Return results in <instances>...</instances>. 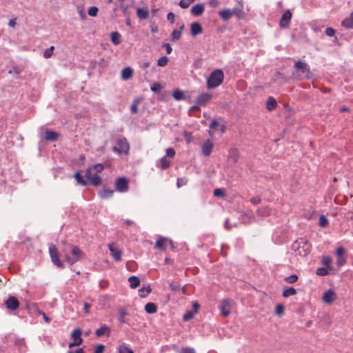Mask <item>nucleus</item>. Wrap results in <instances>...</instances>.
I'll return each instance as SVG.
<instances>
[{
  "mask_svg": "<svg viewBox=\"0 0 353 353\" xmlns=\"http://www.w3.org/2000/svg\"><path fill=\"white\" fill-rule=\"evenodd\" d=\"M62 244L63 245V248L61 252L64 255L65 261L70 265H72L85 257L83 252L77 245L65 242H62Z\"/></svg>",
  "mask_w": 353,
  "mask_h": 353,
  "instance_id": "nucleus-1",
  "label": "nucleus"
},
{
  "mask_svg": "<svg viewBox=\"0 0 353 353\" xmlns=\"http://www.w3.org/2000/svg\"><path fill=\"white\" fill-rule=\"evenodd\" d=\"M294 68L296 69V72L293 73L294 77L299 79H308L312 77V72L309 65L303 61H298L295 62Z\"/></svg>",
  "mask_w": 353,
  "mask_h": 353,
  "instance_id": "nucleus-2",
  "label": "nucleus"
},
{
  "mask_svg": "<svg viewBox=\"0 0 353 353\" xmlns=\"http://www.w3.org/2000/svg\"><path fill=\"white\" fill-rule=\"evenodd\" d=\"M291 248L299 255L306 256L310 252L311 245L307 239L299 238L292 243Z\"/></svg>",
  "mask_w": 353,
  "mask_h": 353,
  "instance_id": "nucleus-3",
  "label": "nucleus"
},
{
  "mask_svg": "<svg viewBox=\"0 0 353 353\" xmlns=\"http://www.w3.org/2000/svg\"><path fill=\"white\" fill-rule=\"evenodd\" d=\"M224 74L220 69H216L212 72L207 80V86L208 88L213 89L219 86L223 81Z\"/></svg>",
  "mask_w": 353,
  "mask_h": 353,
  "instance_id": "nucleus-4",
  "label": "nucleus"
},
{
  "mask_svg": "<svg viewBox=\"0 0 353 353\" xmlns=\"http://www.w3.org/2000/svg\"><path fill=\"white\" fill-rule=\"evenodd\" d=\"M48 250L52 262L58 268H63V263L59 259V254L56 245L53 243L49 244Z\"/></svg>",
  "mask_w": 353,
  "mask_h": 353,
  "instance_id": "nucleus-5",
  "label": "nucleus"
},
{
  "mask_svg": "<svg viewBox=\"0 0 353 353\" xmlns=\"http://www.w3.org/2000/svg\"><path fill=\"white\" fill-rule=\"evenodd\" d=\"M337 256L336 263L338 267L343 266L346 263L347 256L345 253V249L343 247H339L336 250Z\"/></svg>",
  "mask_w": 353,
  "mask_h": 353,
  "instance_id": "nucleus-6",
  "label": "nucleus"
},
{
  "mask_svg": "<svg viewBox=\"0 0 353 353\" xmlns=\"http://www.w3.org/2000/svg\"><path fill=\"white\" fill-rule=\"evenodd\" d=\"M116 190L119 192H126L128 189V180L125 177H119L115 182Z\"/></svg>",
  "mask_w": 353,
  "mask_h": 353,
  "instance_id": "nucleus-7",
  "label": "nucleus"
},
{
  "mask_svg": "<svg viewBox=\"0 0 353 353\" xmlns=\"http://www.w3.org/2000/svg\"><path fill=\"white\" fill-rule=\"evenodd\" d=\"M292 19V13L289 10H286L283 14L282 15L280 21L279 26L281 28H287L289 26Z\"/></svg>",
  "mask_w": 353,
  "mask_h": 353,
  "instance_id": "nucleus-8",
  "label": "nucleus"
},
{
  "mask_svg": "<svg viewBox=\"0 0 353 353\" xmlns=\"http://www.w3.org/2000/svg\"><path fill=\"white\" fill-rule=\"evenodd\" d=\"M212 95L211 93L203 92L197 97L195 101L196 103L200 106H204L208 102L210 101V100L212 99Z\"/></svg>",
  "mask_w": 353,
  "mask_h": 353,
  "instance_id": "nucleus-9",
  "label": "nucleus"
},
{
  "mask_svg": "<svg viewBox=\"0 0 353 353\" xmlns=\"http://www.w3.org/2000/svg\"><path fill=\"white\" fill-rule=\"evenodd\" d=\"M336 298L337 295L335 292L332 289H329L323 294V301L327 304H330L334 301Z\"/></svg>",
  "mask_w": 353,
  "mask_h": 353,
  "instance_id": "nucleus-10",
  "label": "nucleus"
},
{
  "mask_svg": "<svg viewBox=\"0 0 353 353\" xmlns=\"http://www.w3.org/2000/svg\"><path fill=\"white\" fill-rule=\"evenodd\" d=\"M6 304L8 309L15 310L19 307V302L15 296H10L6 301Z\"/></svg>",
  "mask_w": 353,
  "mask_h": 353,
  "instance_id": "nucleus-11",
  "label": "nucleus"
},
{
  "mask_svg": "<svg viewBox=\"0 0 353 353\" xmlns=\"http://www.w3.org/2000/svg\"><path fill=\"white\" fill-rule=\"evenodd\" d=\"M219 310L221 311V314L226 317L230 314V305L228 300L224 299L222 301Z\"/></svg>",
  "mask_w": 353,
  "mask_h": 353,
  "instance_id": "nucleus-12",
  "label": "nucleus"
},
{
  "mask_svg": "<svg viewBox=\"0 0 353 353\" xmlns=\"http://www.w3.org/2000/svg\"><path fill=\"white\" fill-rule=\"evenodd\" d=\"M214 144L210 140L205 141L202 145V153L205 157H208L212 152Z\"/></svg>",
  "mask_w": 353,
  "mask_h": 353,
  "instance_id": "nucleus-13",
  "label": "nucleus"
},
{
  "mask_svg": "<svg viewBox=\"0 0 353 353\" xmlns=\"http://www.w3.org/2000/svg\"><path fill=\"white\" fill-rule=\"evenodd\" d=\"M204 10V5L202 3H198L192 7L190 12L192 15L199 17L203 13Z\"/></svg>",
  "mask_w": 353,
  "mask_h": 353,
  "instance_id": "nucleus-14",
  "label": "nucleus"
},
{
  "mask_svg": "<svg viewBox=\"0 0 353 353\" xmlns=\"http://www.w3.org/2000/svg\"><path fill=\"white\" fill-rule=\"evenodd\" d=\"M190 31L192 36L195 37L202 33L203 28L199 23L194 22L190 26Z\"/></svg>",
  "mask_w": 353,
  "mask_h": 353,
  "instance_id": "nucleus-15",
  "label": "nucleus"
},
{
  "mask_svg": "<svg viewBox=\"0 0 353 353\" xmlns=\"http://www.w3.org/2000/svg\"><path fill=\"white\" fill-rule=\"evenodd\" d=\"M109 250L110 251L111 254L114 257V260L117 261H120L121 260V252L119 249L114 248L113 245H108Z\"/></svg>",
  "mask_w": 353,
  "mask_h": 353,
  "instance_id": "nucleus-16",
  "label": "nucleus"
},
{
  "mask_svg": "<svg viewBox=\"0 0 353 353\" xmlns=\"http://www.w3.org/2000/svg\"><path fill=\"white\" fill-rule=\"evenodd\" d=\"M111 333V329L106 325H103L99 329H97L95 332V334L100 337L103 335H107L108 336H110Z\"/></svg>",
  "mask_w": 353,
  "mask_h": 353,
  "instance_id": "nucleus-17",
  "label": "nucleus"
},
{
  "mask_svg": "<svg viewBox=\"0 0 353 353\" xmlns=\"http://www.w3.org/2000/svg\"><path fill=\"white\" fill-rule=\"evenodd\" d=\"M81 336V330L80 328H76L72 332L71 338L73 339L74 341L77 342V344L81 345L83 341Z\"/></svg>",
  "mask_w": 353,
  "mask_h": 353,
  "instance_id": "nucleus-18",
  "label": "nucleus"
},
{
  "mask_svg": "<svg viewBox=\"0 0 353 353\" xmlns=\"http://www.w3.org/2000/svg\"><path fill=\"white\" fill-rule=\"evenodd\" d=\"M113 194L114 190L103 188L101 191H99V196L103 199H108L111 198L113 196Z\"/></svg>",
  "mask_w": 353,
  "mask_h": 353,
  "instance_id": "nucleus-19",
  "label": "nucleus"
},
{
  "mask_svg": "<svg viewBox=\"0 0 353 353\" xmlns=\"http://www.w3.org/2000/svg\"><path fill=\"white\" fill-rule=\"evenodd\" d=\"M157 166L165 170L170 166V161L166 157H163L157 162Z\"/></svg>",
  "mask_w": 353,
  "mask_h": 353,
  "instance_id": "nucleus-20",
  "label": "nucleus"
},
{
  "mask_svg": "<svg viewBox=\"0 0 353 353\" xmlns=\"http://www.w3.org/2000/svg\"><path fill=\"white\" fill-rule=\"evenodd\" d=\"M341 26L347 29L353 28V12H351L349 17H347L342 21Z\"/></svg>",
  "mask_w": 353,
  "mask_h": 353,
  "instance_id": "nucleus-21",
  "label": "nucleus"
},
{
  "mask_svg": "<svg viewBox=\"0 0 353 353\" xmlns=\"http://www.w3.org/2000/svg\"><path fill=\"white\" fill-rule=\"evenodd\" d=\"M59 134L54 131L47 130L43 139L48 141H55L58 139Z\"/></svg>",
  "mask_w": 353,
  "mask_h": 353,
  "instance_id": "nucleus-22",
  "label": "nucleus"
},
{
  "mask_svg": "<svg viewBox=\"0 0 353 353\" xmlns=\"http://www.w3.org/2000/svg\"><path fill=\"white\" fill-rule=\"evenodd\" d=\"M117 145L119 148L123 152L128 151L130 145L125 138H121L117 140Z\"/></svg>",
  "mask_w": 353,
  "mask_h": 353,
  "instance_id": "nucleus-23",
  "label": "nucleus"
},
{
  "mask_svg": "<svg viewBox=\"0 0 353 353\" xmlns=\"http://www.w3.org/2000/svg\"><path fill=\"white\" fill-rule=\"evenodd\" d=\"M167 243H168L167 238H163V237L159 238L155 243V248H157L159 250H165V248L167 247Z\"/></svg>",
  "mask_w": 353,
  "mask_h": 353,
  "instance_id": "nucleus-24",
  "label": "nucleus"
},
{
  "mask_svg": "<svg viewBox=\"0 0 353 353\" xmlns=\"http://www.w3.org/2000/svg\"><path fill=\"white\" fill-rule=\"evenodd\" d=\"M219 15L223 21L229 20L233 15V12L230 9H225L219 12Z\"/></svg>",
  "mask_w": 353,
  "mask_h": 353,
  "instance_id": "nucleus-25",
  "label": "nucleus"
},
{
  "mask_svg": "<svg viewBox=\"0 0 353 353\" xmlns=\"http://www.w3.org/2000/svg\"><path fill=\"white\" fill-rule=\"evenodd\" d=\"M133 74V70L130 67H125L122 70L121 77L123 80L130 79Z\"/></svg>",
  "mask_w": 353,
  "mask_h": 353,
  "instance_id": "nucleus-26",
  "label": "nucleus"
},
{
  "mask_svg": "<svg viewBox=\"0 0 353 353\" xmlns=\"http://www.w3.org/2000/svg\"><path fill=\"white\" fill-rule=\"evenodd\" d=\"M128 282L130 283V287L132 289H135L140 285V279L137 276H131L128 278Z\"/></svg>",
  "mask_w": 353,
  "mask_h": 353,
  "instance_id": "nucleus-27",
  "label": "nucleus"
},
{
  "mask_svg": "<svg viewBox=\"0 0 353 353\" xmlns=\"http://www.w3.org/2000/svg\"><path fill=\"white\" fill-rule=\"evenodd\" d=\"M277 105V102L275 99H274L272 97H268L267 101H266V108L271 111L276 108Z\"/></svg>",
  "mask_w": 353,
  "mask_h": 353,
  "instance_id": "nucleus-28",
  "label": "nucleus"
},
{
  "mask_svg": "<svg viewBox=\"0 0 353 353\" xmlns=\"http://www.w3.org/2000/svg\"><path fill=\"white\" fill-rule=\"evenodd\" d=\"M145 310L148 314H154L157 311V306L154 303H148L145 305Z\"/></svg>",
  "mask_w": 353,
  "mask_h": 353,
  "instance_id": "nucleus-29",
  "label": "nucleus"
},
{
  "mask_svg": "<svg viewBox=\"0 0 353 353\" xmlns=\"http://www.w3.org/2000/svg\"><path fill=\"white\" fill-rule=\"evenodd\" d=\"M110 40L114 45H119L121 42V34L118 32H113L110 34Z\"/></svg>",
  "mask_w": 353,
  "mask_h": 353,
  "instance_id": "nucleus-30",
  "label": "nucleus"
},
{
  "mask_svg": "<svg viewBox=\"0 0 353 353\" xmlns=\"http://www.w3.org/2000/svg\"><path fill=\"white\" fill-rule=\"evenodd\" d=\"M137 17L140 19H147L149 17V12L147 9L139 8L137 9Z\"/></svg>",
  "mask_w": 353,
  "mask_h": 353,
  "instance_id": "nucleus-31",
  "label": "nucleus"
},
{
  "mask_svg": "<svg viewBox=\"0 0 353 353\" xmlns=\"http://www.w3.org/2000/svg\"><path fill=\"white\" fill-rule=\"evenodd\" d=\"M152 292V288L150 285L146 288H141L139 290V295L141 298H145Z\"/></svg>",
  "mask_w": 353,
  "mask_h": 353,
  "instance_id": "nucleus-32",
  "label": "nucleus"
},
{
  "mask_svg": "<svg viewBox=\"0 0 353 353\" xmlns=\"http://www.w3.org/2000/svg\"><path fill=\"white\" fill-rule=\"evenodd\" d=\"M296 294V290L294 288L290 287V288H285L283 290L282 295L283 297L287 298L290 296L295 295Z\"/></svg>",
  "mask_w": 353,
  "mask_h": 353,
  "instance_id": "nucleus-33",
  "label": "nucleus"
},
{
  "mask_svg": "<svg viewBox=\"0 0 353 353\" xmlns=\"http://www.w3.org/2000/svg\"><path fill=\"white\" fill-rule=\"evenodd\" d=\"M183 28H184V25L183 24L182 26H180L179 30H173V32L172 33V37L173 41L179 40L181 38Z\"/></svg>",
  "mask_w": 353,
  "mask_h": 353,
  "instance_id": "nucleus-34",
  "label": "nucleus"
},
{
  "mask_svg": "<svg viewBox=\"0 0 353 353\" xmlns=\"http://www.w3.org/2000/svg\"><path fill=\"white\" fill-rule=\"evenodd\" d=\"M94 186H98L101 183V177L95 173L89 180Z\"/></svg>",
  "mask_w": 353,
  "mask_h": 353,
  "instance_id": "nucleus-35",
  "label": "nucleus"
},
{
  "mask_svg": "<svg viewBox=\"0 0 353 353\" xmlns=\"http://www.w3.org/2000/svg\"><path fill=\"white\" fill-rule=\"evenodd\" d=\"M270 208L267 206L259 208L257 210V214L261 216H267L270 214Z\"/></svg>",
  "mask_w": 353,
  "mask_h": 353,
  "instance_id": "nucleus-36",
  "label": "nucleus"
},
{
  "mask_svg": "<svg viewBox=\"0 0 353 353\" xmlns=\"http://www.w3.org/2000/svg\"><path fill=\"white\" fill-rule=\"evenodd\" d=\"M74 179L77 181L78 183L81 184L83 186L87 185V182L83 179V176L80 173V172H77L74 176Z\"/></svg>",
  "mask_w": 353,
  "mask_h": 353,
  "instance_id": "nucleus-37",
  "label": "nucleus"
},
{
  "mask_svg": "<svg viewBox=\"0 0 353 353\" xmlns=\"http://www.w3.org/2000/svg\"><path fill=\"white\" fill-rule=\"evenodd\" d=\"M233 12V15H235L239 19H242L244 17V12L243 10V6H241L239 8H234L233 10H232Z\"/></svg>",
  "mask_w": 353,
  "mask_h": 353,
  "instance_id": "nucleus-38",
  "label": "nucleus"
},
{
  "mask_svg": "<svg viewBox=\"0 0 353 353\" xmlns=\"http://www.w3.org/2000/svg\"><path fill=\"white\" fill-rule=\"evenodd\" d=\"M128 314V312L124 309L119 310V316L118 318V321L121 323H126L127 321L125 319V316Z\"/></svg>",
  "mask_w": 353,
  "mask_h": 353,
  "instance_id": "nucleus-39",
  "label": "nucleus"
},
{
  "mask_svg": "<svg viewBox=\"0 0 353 353\" xmlns=\"http://www.w3.org/2000/svg\"><path fill=\"white\" fill-rule=\"evenodd\" d=\"M119 353H134L125 343L119 346Z\"/></svg>",
  "mask_w": 353,
  "mask_h": 353,
  "instance_id": "nucleus-40",
  "label": "nucleus"
},
{
  "mask_svg": "<svg viewBox=\"0 0 353 353\" xmlns=\"http://www.w3.org/2000/svg\"><path fill=\"white\" fill-rule=\"evenodd\" d=\"M298 276L296 274H292L289 276H286L284 278V281L288 283L292 284L298 281Z\"/></svg>",
  "mask_w": 353,
  "mask_h": 353,
  "instance_id": "nucleus-41",
  "label": "nucleus"
},
{
  "mask_svg": "<svg viewBox=\"0 0 353 353\" xmlns=\"http://www.w3.org/2000/svg\"><path fill=\"white\" fill-rule=\"evenodd\" d=\"M195 0H180L179 6L181 8H188Z\"/></svg>",
  "mask_w": 353,
  "mask_h": 353,
  "instance_id": "nucleus-42",
  "label": "nucleus"
},
{
  "mask_svg": "<svg viewBox=\"0 0 353 353\" xmlns=\"http://www.w3.org/2000/svg\"><path fill=\"white\" fill-rule=\"evenodd\" d=\"M328 224V219L326 218V216L323 214L321 215L319 217V226L322 228H325Z\"/></svg>",
  "mask_w": 353,
  "mask_h": 353,
  "instance_id": "nucleus-43",
  "label": "nucleus"
},
{
  "mask_svg": "<svg viewBox=\"0 0 353 353\" xmlns=\"http://www.w3.org/2000/svg\"><path fill=\"white\" fill-rule=\"evenodd\" d=\"M172 96L175 100L180 101L183 97V92L180 90H176L174 91Z\"/></svg>",
  "mask_w": 353,
  "mask_h": 353,
  "instance_id": "nucleus-44",
  "label": "nucleus"
},
{
  "mask_svg": "<svg viewBox=\"0 0 353 353\" xmlns=\"http://www.w3.org/2000/svg\"><path fill=\"white\" fill-rule=\"evenodd\" d=\"M332 262V260L330 257L329 256H324L323 259H322V264L325 267V268H328L330 270H331V267H330V265Z\"/></svg>",
  "mask_w": 353,
  "mask_h": 353,
  "instance_id": "nucleus-45",
  "label": "nucleus"
},
{
  "mask_svg": "<svg viewBox=\"0 0 353 353\" xmlns=\"http://www.w3.org/2000/svg\"><path fill=\"white\" fill-rule=\"evenodd\" d=\"M168 61V57L165 56H163V57H160L158 59L157 64L159 66L163 67L167 65Z\"/></svg>",
  "mask_w": 353,
  "mask_h": 353,
  "instance_id": "nucleus-46",
  "label": "nucleus"
},
{
  "mask_svg": "<svg viewBox=\"0 0 353 353\" xmlns=\"http://www.w3.org/2000/svg\"><path fill=\"white\" fill-rule=\"evenodd\" d=\"M99 9L96 6H91L88 11V13L91 17H96L97 15Z\"/></svg>",
  "mask_w": 353,
  "mask_h": 353,
  "instance_id": "nucleus-47",
  "label": "nucleus"
},
{
  "mask_svg": "<svg viewBox=\"0 0 353 353\" xmlns=\"http://www.w3.org/2000/svg\"><path fill=\"white\" fill-rule=\"evenodd\" d=\"M316 274L319 276H326L328 274V272L326 268H319Z\"/></svg>",
  "mask_w": 353,
  "mask_h": 353,
  "instance_id": "nucleus-48",
  "label": "nucleus"
},
{
  "mask_svg": "<svg viewBox=\"0 0 353 353\" xmlns=\"http://www.w3.org/2000/svg\"><path fill=\"white\" fill-rule=\"evenodd\" d=\"M139 103V100L134 101L133 103L130 106V110H131L132 113H133V114L137 113V112H138L137 105H138Z\"/></svg>",
  "mask_w": 353,
  "mask_h": 353,
  "instance_id": "nucleus-49",
  "label": "nucleus"
},
{
  "mask_svg": "<svg viewBox=\"0 0 353 353\" xmlns=\"http://www.w3.org/2000/svg\"><path fill=\"white\" fill-rule=\"evenodd\" d=\"M188 183L186 178H179L176 181V186L181 188V186L185 185Z\"/></svg>",
  "mask_w": 353,
  "mask_h": 353,
  "instance_id": "nucleus-50",
  "label": "nucleus"
},
{
  "mask_svg": "<svg viewBox=\"0 0 353 353\" xmlns=\"http://www.w3.org/2000/svg\"><path fill=\"white\" fill-rule=\"evenodd\" d=\"M219 125V123L216 121V120H213L211 121L210 124V134H212V131L213 130H215L216 127H218Z\"/></svg>",
  "mask_w": 353,
  "mask_h": 353,
  "instance_id": "nucleus-51",
  "label": "nucleus"
},
{
  "mask_svg": "<svg viewBox=\"0 0 353 353\" xmlns=\"http://www.w3.org/2000/svg\"><path fill=\"white\" fill-rule=\"evenodd\" d=\"M284 309L285 307L282 304H277L276 305L275 312L277 315L281 316L283 313Z\"/></svg>",
  "mask_w": 353,
  "mask_h": 353,
  "instance_id": "nucleus-52",
  "label": "nucleus"
},
{
  "mask_svg": "<svg viewBox=\"0 0 353 353\" xmlns=\"http://www.w3.org/2000/svg\"><path fill=\"white\" fill-rule=\"evenodd\" d=\"M92 167V169H94L96 171L97 174L101 173L104 169V166L101 163H97Z\"/></svg>",
  "mask_w": 353,
  "mask_h": 353,
  "instance_id": "nucleus-53",
  "label": "nucleus"
},
{
  "mask_svg": "<svg viewBox=\"0 0 353 353\" xmlns=\"http://www.w3.org/2000/svg\"><path fill=\"white\" fill-rule=\"evenodd\" d=\"M225 195L224 191L222 189L216 188L214 190V196L216 197H223Z\"/></svg>",
  "mask_w": 353,
  "mask_h": 353,
  "instance_id": "nucleus-54",
  "label": "nucleus"
},
{
  "mask_svg": "<svg viewBox=\"0 0 353 353\" xmlns=\"http://www.w3.org/2000/svg\"><path fill=\"white\" fill-rule=\"evenodd\" d=\"M161 88H162V87H161V85H160V83H154V84L151 86L150 89H151V90H152V91H153V92H159V91L161 90Z\"/></svg>",
  "mask_w": 353,
  "mask_h": 353,
  "instance_id": "nucleus-55",
  "label": "nucleus"
},
{
  "mask_svg": "<svg viewBox=\"0 0 353 353\" xmlns=\"http://www.w3.org/2000/svg\"><path fill=\"white\" fill-rule=\"evenodd\" d=\"M175 155V151L173 148H170L166 150V155L165 157L173 158Z\"/></svg>",
  "mask_w": 353,
  "mask_h": 353,
  "instance_id": "nucleus-56",
  "label": "nucleus"
},
{
  "mask_svg": "<svg viewBox=\"0 0 353 353\" xmlns=\"http://www.w3.org/2000/svg\"><path fill=\"white\" fill-rule=\"evenodd\" d=\"M179 353H196L194 348L190 347H183Z\"/></svg>",
  "mask_w": 353,
  "mask_h": 353,
  "instance_id": "nucleus-57",
  "label": "nucleus"
},
{
  "mask_svg": "<svg viewBox=\"0 0 353 353\" xmlns=\"http://www.w3.org/2000/svg\"><path fill=\"white\" fill-rule=\"evenodd\" d=\"M169 285H170V290L173 292H176V291L180 290V285L174 283V282H172V281L169 282Z\"/></svg>",
  "mask_w": 353,
  "mask_h": 353,
  "instance_id": "nucleus-58",
  "label": "nucleus"
},
{
  "mask_svg": "<svg viewBox=\"0 0 353 353\" xmlns=\"http://www.w3.org/2000/svg\"><path fill=\"white\" fill-rule=\"evenodd\" d=\"M104 350H105V345H103L102 344H99V345H97V347H95L94 353H103Z\"/></svg>",
  "mask_w": 353,
  "mask_h": 353,
  "instance_id": "nucleus-59",
  "label": "nucleus"
},
{
  "mask_svg": "<svg viewBox=\"0 0 353 353\" xmlns=\"http://www.w3.org/2000/svg\"><path fill=\"white\" fill-rule=\"evenodd\" d=\"M325 33L328 37H333L335 34V30L332 28H327Z\"/></svg>",
  "mask_w": 353,
  "mask_h": 353,
  "instance_id": "nucleus-60",
  "label": "nucleus"
},
{
  "mask_svg": "<svg viewBox=\"0 0 353 353\" xmlns=\"http://www.w3.org/2000/svg\"><path fill=\"white\" fill-rule=\"evenodd\" d=\"M92 167H89L86 171H85V176L86 177V179L88 180H90V178L93 176L94 174L92 173Z\"/></svg>",
  "mask_w": 353,
  "mask_h": 353,
  "instance_id": "nucleus-61",
  "label": "nucleus"
},
{
  "mask_svg": "<svg viewBox=\"0 0 353 353\" xmlns=\"http://www.w3.org/2000/svg\"><path fill=\"white\" fill-rule=\"evenodd\" d=\"M250 202L253 205H257L261 202V199L259 196L252 197L250 199Z\"/></svg>",
  "mask_w": 353,
  "mask_h": 353,
  "instance_id": "nucleus-62",
  "label": "nucleus"
},
{
  "mask_svg": "<svg viewBox=\"0 0 353 353\" xmlns=\"http://www.w3.org/2000/svg\"><path fill=\"white\" fill-rule=\"evenodd\" d=\"M167 19L168 21H170V23H173L174 21V14L172 12H170L167 14Z\"/></svg>",
  "mask_w": 353,
  "mask_h": 353,
  "instance_id": "nucleus-63",
  "label": "nucleus"
},
{
  "mask_svg": "<svg viewBox=\"0 0 353 353\" xmlns=\"http://www.w3.org/2000/svg\"><path fill=\"white\" fill-rule=\"evenodd\" d=\"M193 317V314L191 312L185 314L183 316V321H188Z\"/></svg>",
  "mask_w": 353,
  "mask_h": 353,
  "instance_id": "nucleus-64",
  "label": "nucleus"
}]
</instances>
